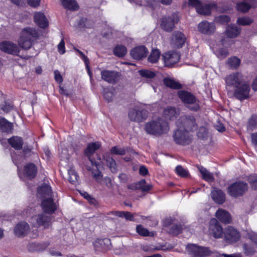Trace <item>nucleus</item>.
<instances>
[{
    "label": "nucleus",
    "mask_w": 257,
    "mask_h": 257,
    "mask_svg": "<svg viewBox=\"0 0 257 257\" xmlns=\"http://www.w3.org/2000/svg\"><path fill=\"white\" fill-rule=\"evenodd\" d=\"M170 130L168 122L164 119L158 117L147 122L145 130L150 135L159 136L167 134Z\"/></svg>",
    "instance_id": "1"
},
{
    "label": "nucleus",
    "mask_w": 257,
    "mask_h": 257,
    "mask_svg": "<svg viewBox=\"0 0 257 257\" xmlns=\"http://www.w3.org/2000/svg\"><path fill=\"white\" fill-rule=\"evenodd\" d=\"M39 37L38 30L33 27H27L23 29L18 40L20 48L27 50L31 48L34 41Z\"/></svg>",
    "instance_id": "2"
},
{
    "label": "nucleus",
    "mask_w": 257,
    "mask_h": 257,
    "mask_svg": "<svg viewBox=\"0 0 257 257\" xmlns=\"http://www.w3.org/2000/svg\"><path fill=\"white\" fill-rule=\"evenodd\" d=\"M100 147V144L98 142H95L89 144L85 151V154L88 156L91 164V166H86V168L88 171H91V174L94 179L98 182L101 181L102 175L101 172L98 169L99 164L93 161L90 157L94 152L98 150Z\"/></svg>",
    "instance_id": "3"
},
{
    "label": "nucleus",
    "mask_w": 257,
    "mask_h": 257,
    "mask_svg": "<svg viewBox=\"0 0 257 257\" xmlns=\"http://www.w3.org/2000/svg\"><path fill=\"white\" fill-rule=\"evenodd\" d=\"M38 194L46 198L42 202V207L44 212L52 213L56 209V205L52 198V190L50 186L44 185L38 189Z\"/></svg>",
    "instance_id": "4"
},
{
    "label": "nucleus",
    "mask_w": 257,
    "mask_h": 257,
    "mask_svg": "<svg viewBox=\"0 0 257 257\" xmlns=\"http://www.w3.org/2000/svg\"><path fill=\"white\" fill-rule=\"evenodd\" d=\"M31 223L33 227L36 228L32 231L31 236L37 237L38 234V228L42 226L44 229L49 228L52 225L51 217L45 213H41L33 216L31 219Z\"/></svg>",
    "instance_id": "5"
},
{
    "label": "nucleus",
    "mask_w": 257,
    "mask_h": 257,
    "mask_svg": "<svg viewBox=\"0 0 257 257\" xmlns=\"http://www.w3.org/2000/svg\"><path fill=\"white\" fill-rule=\"evenodd\" d=\"M178 95L185 105L190 110L196 111L199 109L198 101L191 93L184 90H179Z\"/></svg>",
    "instance_id": "6"
},
{
    "label": "nucleus",
    "mask_w": 257,
    "mask_h": 257,
    "mask_svg": "<svg viewBox=\"0 0 257 257\" xmlns=\"http://www.w3.org/2000/svg\"><path fill=\"white\" fill-rule=\"evenodd\" d=\"M186 249L190 257H206L211 253L208 247L193 243L187 244Z\"/></svg>",
    "instance_id": "7"
},
{
    "label": "nucleus",
    "mask_w": 257,
    "mask_h": 257,
    "mask_svg": "<svg viewBox=\"0 0 257 257\" xmlns=\"http://www.w3.org/2000/svg\"><path fill=\"white\" fill-rule=\"evenodd\" d=\"M246 242L243 245V250L246 255H252L257 248V233L248 232L245 236Z\"/></svg>",
    "instance_id": "8"
},
{
    "label": "nucleus",
    "mask_w": 257,
    "mask_h": 257,
    "mask_svg": "<svg viewBox=\"0 0 257 257\" xmlns=\"http://www.w3.org/2000/svg\"><path fill=\"white\" fill-rule=\"evenodd\" d=\"M177 127H181L182 129L188 131H193L197 129V125L193 116L183 115L176 121Z\"/></svg>",
    "instance_id": "9"
},
{
    "label": "nucleus",
    "mask_w": 257,
    "mask_h": 257,
    "mask_svg": "<svg viewBox=\"0 0 257 257\" xmlns=\"http://www.w3.org/2000/svg\"><path fill=\"white\" fill-rule=\"evenodd\" d=\"M0 50L6 53L14 56H20L25 59H29L30 57L26 56L22 57L19 55L21 51L20 47L14 42L10 41H4L0 43Z\"/></svg>",
    "instance_id": "10"
},
{
    "label": "nucleus",
    "mask_w": 257,
    "mask_h": 257,
    "mask_svg": "<svg viewBox=\"0 0 257 257\" xmlns=\"http://www.w3.org/2000/svg\"><path fill=\"white\" fill-rule=\"evenodd\" d=\"M248 189L247 184L243 181L235 182L231 184L227 188L228 194L233 197L242 196Z\"/></svg>",
    "instance_id": "11"
},
{
    "label": "nucleus",
    "mask_w": 257,
    "mask_h": 257,
    "mask_svg": "<svg viewBox=\"0 0 257 257\" xmlns=\"http://www.w3.org/2000/svg\"><path fill=\"white\" fill-rule=\"evenodd\" d=\"M173 135L174 141L178 144L185 145L188 144L192 140V136L188 131L177 127Z\"/></svg>",
    "instance_id": "12"
},
{
    "label": "nucleus",
    "mask_w": 257,
    "mask_h": 257,
    "mask_svg": "<svg viewBox=\"0 0 257 257\" xmlns=\"http://www.w3.org/2000/svg\"><path fill=\"white\" fill-rule=\"evenodd\" d=\"M250 86L248 82L244 81L234 88V95L239 100L247 98L249 96Z\"/></svg>",
    "instance_id": "13"
},
{
    "label": "nucleus",
    "mask_w": 257,
    "mask_h": 257,
    "mask_svg": "<svg viewBox=\"0 0 257 257\" xmlns=\"http://www.w3.org/2000/svg\"><path fill=\"white\" fill-rule=\"evenodd\" d=\"M148 116L147 111L137 107L132 108L128 112V117L132 121L140 122L145 119Z\"/></svg>",
    "instance_id": "14"
},
{
    "label": "nucleus",
    "mask_w": 257,
    "mask_h": 257,
    "mask_svg": "<svg viewBox=\"0 0 257 257\" xmlns=\"http://www.w3.org/2000/svg\"><path fill=\"white\" fill-rule=\"evenodd\" d=\"M208 232L215 238H220L223 234L222 227L215 218L211 219L209 222Z\"/></svg>",
    "instance_id": "15"
},
{
    "label": "nucleus",
    "mask_w": 257,
    "mask_h": 257,
    "mask_svg": "<svg viewBox=\"0 0 257 257\" xmlns=\"http://www.w3.org/2000/svg\"><path fill=\"white\" fill-rule=\"evenodd\" d=\"M101 78L105 81L112 84L117 83L120 78L118 72L108 70H104L101 72Z\"/></svg>",
    "instance_id": "16"
},
{
    "label": "nucleus",
    "mask_w": 257,
    "mask_h": 257,
    "mask_svg": "<svg viewBox=\"0 0 257 257\" xmlns=\"http://www.w3.org/2000/svg\"><path fill=\"white\" fill-rule=\"evenodd\" d=\"M225 80L227 86L233 87L234 88L244 81L243 75L239 72L232 73L228 75L225 78Z\"/></svg>",
    "instance_id": "17"
},
{
    "label": "nucleus",
    "mask_w": 257,
    "mask_h": 257,
    "mask_svg": "<svg viewBox=\"0 0 257 257\" xmlns=\"http://www.w3.org/2000/svg\"><path fill=\"white\" fill-rule=\"evenodd\" d=\"M178 21V16L176 14H173L168 17H164L162 20L161 27L164 31L171 32L173 30L175 24Z\"/></svg>",
    "instance_id": "18"
},
{
    "label": "nucleus",
    "mask_w": 257,
    "mask_h": 257,
    "mask_svg": "<svg viewBox=\"0 0 257 257\" xmlns=\"http://www.w3.org/2000/svg\"><path fill=\"white\" fill-rule=\"evenodd\" d=\"M224 234L226 241L230 243L236 242L240 238L239 232L231 226L226 228Z\"/></svg>",
    "instance_id": "19"
},
{
    "label": "nucleus",
    "mask_w": 257,
    "mask_h": 257,
    "mask_svg": "<svg viewBox=\"0 0 257 257\" xmlns=\"http://www.w3.org/2000/svg\"><path fill=\"white\" fill-rule=\"evenodd\" d=\"M197 28L199 32L201 33L204 35H211L215 32L216 27L213 23L203 21L198 24Z\"/></svg>",
    "instance_id": "20"
},
{
    "label": "nucleus",
    "mask_w": 257,
    "mask_h": 257,
    "mask_svg": "<svg viewBox=\"0 0 257 257\" xmlns=\"http://www.w3.org/2000/svg\"><path fill=\"white\" fill-rule=\"evenodd\" d=\"M147 48L144 46H139L132 49L130 52L132 57L136 60H141L147 56Z\"/></svg>",
    "instance_id": "21"
},
{
    "label": "nucleus",
    "mask_w": 257,
    "mask_h": 257,
    "mask_svg": "<svg viewBox=\"0 0 257 257\" xmlns=\"http://www.w3.org/2000/svg\"><path fill=\"white\" fill-rule=\"evenodd\" d=\"M185 40V37L183 33L180 32H175L172 35L170 44L174 47L181 48L184 44Z\"/></svg>",
    "instance_id": "22"
},
{
    "label": "nucleus",
    "mask_w": 257,
    "mask_h": 257,
    "mask_svg": "<svg viewBox=\"0 0 257 257\" xmlns=\"http://www.w3.org/2000/svg\"><path fill=\"white\" fill-rule=\"evenodd\" d=\"M165 65L169 66L176 63L180 59L179 54L175 51H169L163 55Z\"/></svg>",
    "instance_id": "23"
},
{
    "label": "nucleus",
    "mask_w": 257,
    "mask_h": 257,
    "mask_svg": "<svg viewBox=\"0 0 257 257\" xmlns=\"http://www.w3.org/2000/svg\"><path fill=\"white\" fill-rule=\"evenodd\" d=\"M35 23L41 28L48 27L49 22L45 15L40 12L35 13L34 16Z\"/></svg>",
    "instance_id": "24"
},
{
    "label": "nucleus",
    "mask_w": 257,
    "mask_h": 257,
    "mask_svg": "<svg viewBox=\"0 0 257 257\" xmlns=\"http://www.w3.org/2000/svg\"><path fill=\"white\" fill-rule=\"evenodd\" d=\"M94 246L98 251H104L109 248L111 241L109 238L97 239L94 242Z\"/></svg>",
    "instance_id": "25"
},
{
    "label": "nucleus",
    "mask_w": 257,
    "mask_h": 257,
    "mask_svg": "<svg viewBox=\"0 0 257 257\" xmlns=\"http://www.w3.org/2000/svg\"><path fill=\"white\" fill-rule=\"evenodd\" d=\"M29 230V225L26 222L19 223L14 228V232L16 235L22 237L26 235Z\"/></svg>",
    "instance_id": "26"
},
{
    "label": "nucleus",
    "mask_w": 257,
    "mask_h": 257,
    "mask_svg": "<svg viewBox=\"0 0 257 257\" xmlns=\"http://www.w3.org/2000/svg\"><path fill=\"white\" fill-rule=\"evenodd\" d=\"M180 114L179 109L174 107H168L164 110V116L166 119L170 120L175 119Z\"/></svg>",
    "instance_id": "27"
},
{
    "label": "nucleus",
    "mask_w": 257,
    "mask_h": 257,
    "mask_svg": "<svg viewBox=\"0 0 257 257\" xmlns=\"http://www.w3.org/2000/svg\"><path fill=\"white\" fill-rule=\"evenodd\" d=\"M215 216L222 223H229L231 222V217L230 214L222 209H219L216 212Z\"/></svg>",
    "instance_id": "28"
},
{
    "label": "nucleus",
    "mask_w": 257,
    "mask_h": 257,
    "mask_svg": "<svg viewBox=\"0 0 257 257\" xmlns=\"http://www.w3.org/2000/svg\"><path fill=\"white\" fill-rule=\"evenodd\" d=\"M211 195L214 202L219 204H222L225 200L224 193L220 189H213L211 192Z\"/></svg>",
    "instance_id": "29"
},
{
    "label": "nucleus",
    "mask_w": 257,
    "mask_h": 257,
    "mask_svg": "<svg viewBox=\"0 0 257 257\" xmlns=\"http://www.w3.org/2000/svg\"><path fill=\"white\" fill-rule=\"evenodd\" d=\"M240 31V29L236 26L231 25L226 28L225 34L229 38H234L239 35Z\"/></svg>",
    "instance_id": "30"
},
{
    "label": "nucleus",
    "mask_w": 257,
    "mask_h": 257,
    "mask_svg": "<svg viewBox=\"0 0 257 257\" xmlns=\"http://www.w3.org/2000/svg\"><path fill=\"white\" fill-rule=\"evenodd\" d=\"M213 53L219 59H222L229 55L228 51L226 48L217 47V46L211 47Z\"/></svg>",
    "instance_id": "31"
},
{
    "label": "nucleus",
    "mask_w": 257,
    "mask_h": 257,
    "mask_svg": "<svg viewBox=\"0 0 257 257\" xmlns=\"http://www.w3.org/2000/svg\"><path fill=\"white\" fill-rule=\"evenodd\" d=\"M9 143L16 150H20L22 148L23 142L21 138L14 137L9 139Z\"/></svg>",
    "instance_id": "32"
},
{
    "label": "nucleus",
    "mask_w": 257,
    "mask_h": 257,
    "mask_svg": "<svg viewBox=\"0 0 257 257\" xmlns=\"http://www.w3.org/2000/svg\"><path fill=\"white\" fill-rule=\"evenodd\" d=\"M198 169L200 172L202 178L208 182H212L214 180L213 174L208 171L205 168L202 166L198 167Z\"/></svg>",
    "instance_id": "33"
},
{
    "label": "nucleus",
    "mask_w": 257,
    "mask_h": 257,
    "mask_svg": "<svg viewBox=\"0 0 257 257\" xmlns=\"http://www.w3.org/2000/svg\"><path fill=\"white\" fill-rule=\"evenodd\" d=\"M37 173V169L35 165L32 163L28 164L25 168V173L26 175L30 178H34Z\"/></svg>",
    "instance_id": "34"
},
{
    "label": "nucleus",
    "mask_w": 257,
    "mask_h": 257,
    "mask_svg": "<svg viewBox=\"0 0 257 257\" xmlns=\"http://www.w3.org/2000/svg\"><path fill=\"white\" fill-rule=\"evenodd\" d=\"M62 6L66 9L76 11L78 9V6L75 0H61Z\"/></svg>",
    "instance_id": "35"
},
{
    "label": "nucleus",
    "mask_w": 257,
    "mask_h": 257,
    "mask_svg": "<svg viewBox=\"0 0 257 257\" xmlns=\"http://www.w3.org/2000/svg\"><path fill=\"white\" fill-rule=\"evenodd\" d=\"M0 129L3 132L10 133L13 129V124L4 118H0Z\"/></svg>",
    "instance_id": "36"
},
{
    "label": "nucleus",
    "mask_w": 257,
    "mask_h": 257,
    "mask_svg": "<svg viewBox=\"0 0 257 257\" xmlns=\"http://www.w3.org/2000/svg\"><path fill=\"white\" fill-rule=\"evenodd\" d=\"M161 53L158 49H153L148 58V62L151 63H157L160 59Z\"/></svg>",
    "instance_id": "37"
},
{
    "label": "nucleus",
    "mask_w": 257,
    "mask_h": 257,
    "mask_svg": "<svg viewBox=\"0 0 257 257\" xmlns=\"http://www.w3.org/2000/svg\"><path fill=\"white\" fill-rule=\"evenodd\" d=\"M226 64L230 68L236 69L240 64V60L236 57H231L228 59Z\"/></svg>",
    "instance_id": "38"
},
{
    "label": "nucleus",
    "mask_w": 257,
    "mask_h": 257,
    "mask_svg": "<svg viewBox=\"0 0 257 257\" xmlns=\"http://www.w3.org/2000/svg\"><path fill=\"white\" fill-rule=\"evenodd\" d=\"M163 81L164 84L170 88L178 89L181 87V85L178 82L171 78H165L164 79Z\"/></svg>",
    "instance_id": "39"
},
{
    "label": "nucleus",
    "mask_w": 257,
    "mask_h": 257,
    "mask_svg": "<svg viewBox=\"0 0 257 257\" xmlns=\"http://www.w3.org/2000/svg\"><path fill=\"white\" fill-rule=\"evenodd\" d=\"M106 165L109 167L111 172L115 173L117 172V168L116 163L113 159L111 157H108L105 159Z\"/></svg>",
    "instance_id": "40"
},
{
    "label": "nucleus",
    "mask_w": 257,
    "mask_h": 257,
    "mask_svg": "<svg viewBox=\"0 0 257 257\" xmlns=\"http://www.w3.org/2000/svg\"><path fill=\"white\" fill-rule=\"evenodd\" d=\"M113 52L116 56L123 57L126 54L127 49L126 47L123 45H117L114 48Z\"/></svg>",
    "instance_id": "41"
},
{
    "label": "nucleus",
    "mask_w": 257,
    "mask_h": 257,
    "mask_svg": "<svg viewBox=\"0 0 257 257\" xmlns=\"http://www.w3.org/2000/svg\"><path fill=\"white\" fill-rule=\"evenodd\" d=\"M197 12L200 15H209L211 14L210 7L208 5L202 4L200 7L197 8Z\"/></svg>",
    "instance_id": "42"
},
{
    "label": "nucleus",
    "mask_w": 257,
    "mask_h": 257,
    "mask_svg": "<svg viewBox=\"0 0 257 257\" xmlns=\"http://www.w3.org/2000/svg\"><path fill=\"white\" fill-rule=\"evenodd\" d=\"M69 175V181L72 183H75L78 178V176L73 168H71L68 171Z\"/></svg>",
    "instance_id": "43"
},
{
    "label": "nucleus",
    "mask_w": 257,
    "mask_h": 257,
    "mask_svg": "<svg viewBox=\"0 0 257 257\" xmlns=\"http://www.w3.org/2000/svg\"><path fill=\"white\" fill-rule=\"evenodd\" d=\"M110 152L112 154L123 155L125 154L126 150L124 148L115 146L111 148Z\"/></svg>",
    "instance_id": "44"
},
{
    "label": "nucleus",
    "mask_w": 257,
    "mask_h": 257,
    "mask_svg": "<svg viewBox=\"0 0 257 257\" xmlns=\"http://www.w3.org/2000/svg\"><path fill=\"white\" fill-rule=\"evenodd\" d=\"M252 22L251 19L248 17L239 18L237 20V23L241 26L249 25Z\"/></svg>",
    "instance_id": "45"
},
{
    "label": "nucleus",
    "mask_w": 257,
    "mask_h": 257,
    "mask_svg": "<svg viewBox=\"0 0 257 257\" xmlns=\"http://www.w3.org/2000/svg\"><path fill=\"white\" fill-rule=\"evenodd\" d=\"M250 7L251 6L250 5L244 2L238 3L236 5L237 10L242 12H247Z\"/></svg>",
    "instance_id": "46"
},
{
    "label": "nucleus",
    "mask_w": 257,
    "mask_h": 257,
    "mask_svg": "<svg viewBox=\"0 0 257 257\" xmlns=\"http://www.w3.org/2000/svg\"><path fill=\"white\" fill-rule=\"evenodd\" d=\"M137 232L141 235L147 236H150V233L148 230L144 228L142 225H139L136 227Z\"/></svg>",
    "instance_id": "47"
},
{
    "label": "nucleus",
    "mask_w": 257,
    "mask_h": 257,
    "mask_svg": "<svg viewBox=\"0 0 257 257\" xmlns=\"http://www.w3.org/2000/svg\"><path fill=\"white\" fill-rule=\"evenodd\" d=\"M176 172L179 176L183 177L187 176L189 174L188 171L180 165L176 167Z\"/></svg>",
    "instance_id": "48"
},
{
    "label": "nucleus",
    "mask_w": 257,
    "mask_h": 257,
    "mask_svg": "<svg viewBox=\"0 0 257 257\" xmlns=\"http://www.w3.org/2000/svg\"><path fill=\"white\" fill-rule=\"evenodd\" d=\"M140 75L143 77L148 78H152L155 76V74L148 70H142L140 71Z\"/></svg>",
    "instance_id": "49"
},
{
    "label": "nucleus",
    "mask_w": 257,
    "mask_h": 257,
    "mask_svg": "<svg viewBox=\"0 0 257 257\" xmlns=\"http://www.w3.org/2000/svg\"><path fill=\"white\" fill-rule=\"evenodd\" d=\"M248 180L253 189H257V175H251L249 176Z\"/></svg>",
    "instance_id": "50"
},
{
    "label": "nucleus",
    "mask_w": 257,
    "mask_h": 257,
    "mask_svg": "<svg viewBox=\"0 0 257 257\" xmlns=\"http://www.w3.org/2000/svg\"><path fill=\"white\" fill-rule=\"evenodd\" d=\"M182 227L181 225H173L170 229V232L173 235H177L182 231Z\"/></svg>",
    "instance_id": "51"
},
{
    "label": "nucleus",
    "mask_w": 257,
    "mask_h": 257,
    "mask_svg": "<svg viewBox=\"0 0 257 257\" xmlns=\"http://www.w3.org/2000/svg\"><path fill=\"white\" fill-rule=\"evenodd\" d=\"M215 20L217 22L221 24H225L229 21L230 18L226 15H221L218 17H216Z\"/></svg>",
    "instance_id": "52"
},
{
    "label": "nucleus",
    "mask_w": 257,
    "mask_h": 257,
    "mask_svg": "<svg viewBox=\"0 0 257 257\" xmlns=\"http://www.w3.org/2000/svg\"><path fill=\"white\" fill-rule=\"evenodd\" d=\"M257 125V117L252 116L248 121V126L251 128L255 127Z\"/></svg>",
    "instance_id": "53"
},
{
    "label": "nucleus",
    "mask_w": 257,
    "mask_h": 257,
    "mask_svg": "<svg viewBox=\"0 0 257 257\" xmlns=\"http://www.w3.org/2000/svg\"><path fill=\"white\" fill-rule=\"evenodd\" d=\"M188 4L189 6L195 7L196 11L197 8L201 6L202 4L199 0H189Z\"/></svg>",
    "instance_id": "54"
},
{
    "label": "nucleus",
    "mask_w": 257,
    "mask_h": 257,
    "mask_svg": "<svg viewBox=\"0 0 257 257\" xmlns=\"http://www.w3.org/2000/svg\"><path fill=\"white\" fill-rule=\"evenodd\" d=\"M58 50L60 54H63L65 52V42L63 39H62L58 45Z\"/></svg>",
    "instance_id": "55"
},
{
    "label": "nucleus",
    "mask_w": 257,
    "mask_h": 257,
    "mask_svg": "<svg viewBox=\"0 0 257 257\" xmlns=\"http://www.w3.org/2000/svg\"><path fill=\"white\" fill-rule=\"evenodd\" d=\"M103 96L105 98V99L107 101H110L112 100L113 97V94L111 91H104Z\"/></svg>",
    "instance_id": "56"
},
{
    "label": "nucleus",
    "mask_w": 257,
    "mask_h": 257,
    "mask_svg": "<svg viewBox=\"0 0 257 257\" xmlns=\"http://www.w3.org/2000/svg\"><path fill=\"white\" fill-rule=\"evenodd\" d=\"M28 4L32 7L37 8L39 6L41 0H27Z\"/></svg>",
    "instance_id": "57"
},
{
    "label": "nucleus",
    "mask_w": 257,
    "mask_h": 257,
    "mask_svg": "<svg viewBox=\"0 0 257 257\" xmlns=\"http://www.w3.org/2000/svg\"><path fill=\"white\" fill-rule=\"evenodd\" d=\"M54 74L55 80L58 83H61L62 82L63 79L60 72L58 70H56L54 71Z\"/></svg>",
    "instance_id": "58"
},
{
    "label": "nucleus",
    "mask_w": 257,
    "mask_h": 257,
    "mask_svg": "<svg viewBox=\"0 0 257 257\" xmlns=\"http://www.w3.org/2000/svg\"><path fill=\"white\" fill-rule=\"evenodd\" d=\"M102 176V175L101 174ZM102 181H104L105 184L109 188L112 187V182L111 179L109 177H105L103 179L101 178V181L99 182L101 183ZM99 183L98 182H97Z\"/></svg>",
    "instance_id": "59"
},
{
    "label": "nucleus",
    "mask_w": 257,
    "mask_h": 257,
    "mask_svg": "<svg viewBox=\"0 0 257 257\" xmlns=\"http://www.w3.org/2000/svg\"><path fill=\"white\" fill-rule=\"evenodd\" d=\"M75 50L76 51H77L78 52L80 56H81V57L82 58V59L83 60L85 63L86 64V66L87 67V66H88L87 64H88V63L89 61L88 58L81 51L79 50L78 49H75Z\"/></svg>",
    "instance_id": "60"
},
{
    "label": "nucleus",
    "mask_w": 257,
    "mask_h": 257,
    "mask_svg": "<svg viewBox=\"0 0 257 257\" xmlns=\"http://www.w3.org/2000/svg\"><path fill=\"white\" fill-rule=\"evenodd\" d=\"M111 214L120 217H124L125 212L124 211H112Z\"/></svg>",
    "instance_id": "61"
},
{
    "label": "nucleus",
    "mask_w": 257,
    "mask_h": 257,
    "mask_svg": "<svg viewBox=\"0 0 257 257\" xmlns=\"http://www.w3.org/2000/svg\"><path fill=\"white\" fill-rule=\"evenodd\" d=\"M159 2V0H149L148 4L154 8L158 5Z\"/></svg>",
    "instance_id": "62"
},
{
    "label": "nucleus",
    "mask_w": 257,
    "mask_h": 257,
    "mask_svg": "<svg viewBox=\"0 0 257 257\" xmlns=\"http://www.w3.org/2000/svg\"><path fill=\"white\" fill-rule=\"evenodd\" d=\"M139 172L141 175H146L148 174V171L147 169L144 166H141L139 169Z\"/></svg>",
    "instance_id": "63"
},
{
    "label": "nucleus",
    "mask_w": 257,
    "mask_h": 257,
    "mask_svg": "<svg viewBox=\"0 0 257 257\" xmlns=\"http://www.w3.org/2000/svg\"><path fill=\"white\" fill-rule=\"evenodd\" d=\"M251 141L253 144L257 146V133H253L251 136Z\"/></svg>",
    "instance_id": "64"
}]
</instances>
